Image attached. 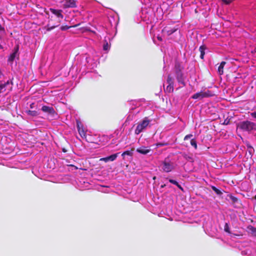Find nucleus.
<instances>
[{"label":"nucleus","mask_w":256,"mask_h":256,"mask_svg":"<svg viewBox=\"0 0 256 256\" xmlns=\"http://www.w3.org/2000/svg\"><path fill=\"white\" fill-rule=\"evenodd\" d=\"M150 122V121L147 117L144 118L141 122L138 124L135 130V134H140L146 128V127L149 124Z\"/></svg>","instance_id":"f257e3e1"},{"label":"nucleus","mask_w":256,"mask_h":256,"mask_svg":"<svg viewBox=\"0 0 256 256\" xmlns=\"http://www.w3.org/2000/svg\"><path fill=\"white\" fill-rule=\"evenodd\" d=\"M162 168L164 172H169L174 168V165L172 162L165 160L162 164Z\"/></svg>","instance_id":"f03ea898"},{"label":"nucleus","mask_w":256,"mask_h":256,"mask_svg":"<svg viewBox=\"0 0 256 256\" xmlns=\"http://www.w3.org/2000/svg\"><path fill=\"white\" fill-rule=\"evenodd\" d=\"M212 94L210 91L207 90L206 92H196L192 96V98L194 100H202L204 98H206L212 96Z\"/></svg>","instance_id":"7ed1b4c3"},{"label":"nucleus","mask_w":256,"mask_h":256,"mask_svg":"<svg viewBox=\"0 0 256 256\" xmlns=\"http://www.w3.org/2000/svg\"><path fill=\"white\" fill-rule=\"evenodd\" d=\"M254 126V123L250 121H245L240 123V128L244 130L250 131L253 129Z\"/></svg>","instance_id":"20e7f679"},{"label":"nucleus","mask_w":256,"mask_h":256,"mask_svg":"<svg viewBox=\"0 0 256 256\" xmlns=\"http://www.w3.org/2000/svg\"><path fill=\"white\" fill-rule=\"evenodd\" d=\"M11 88V84L8 81L4 84H0V94L5 92L7 90H10Z\"/></svg>","instance_id":"39448f33"},{"label":"nucleus","mask_w":256,"mask_h":256,"mask_svg":"<svg viewBox=\"0 0 256 256\" xmlns=\"http://www.w3.org/2000/svg\"><path fill=\"white\" fill-rule=\"evenodd\" d=\"M64 8H76V6L75 0H64Z\"/></svg>","instance_id":"423d86ee"},{"label":"nucleus","mask_w":256,"mask_h":256,"mask_svg":"<svg viewBox=\"0 0 256 256\" xmlns=\"http://www.w3.org/2000/svg\"><path fill=\"white\" fill-rule=\"evenodd\" d=\"M42 110L44 112L48 113L52 116H54V115L56 114L55 110L52 107L44 106L42 107Z\"/></svg>","instance_id":"0eeeda50"},{"label":"nucleus","mask_w":256,"mask_h":256,"mask_svg":"<svg viewBox=\"0 0 256 256\" xmlns=\"http://www.w3.org/2000/svg\"><path fill=\"white\" fill-rule=\"evenodd\" d=\"M118 153L114 154H112L108 156L105 157V158H100V161H104L106 162H108V161H114V160L116 158L118 157Z\"/></svg>","instance_id":"6e6552de"},{"label":"nucleus","mask_w":256,"mask_h":256,"mask_svg":"<svg viewBox=\"0 0 256 256\" xmlns=\"http://www.w3.org/2000/svg\"><path fill=\"white\" fill-rule=\"evenodd\" d=\"M176 77L179 83L184 84L183 76L181 70L178 68L176 70Z\"/></svg>","instance_id":"1a4fd4ad"},{"label":"nucleus","mask_w":256,"mask_h":256,"mask_svg":"<svg viewBox=\"0 0 256 256\" xmlns=\"http://www.w3.org/2000/svg\"><path fill=\"white\" fill-rule=\"evenodd\" d=\"M150 149L146 146H141L136 149V151L141 154H146L150 152Z\"/></svg>","instance_id":"9d476101"},{"label":"nucleus","mask_w":256,"mask_h":256,"mask_svg":"<svg viewBox=\"0 0 256 256\" xmlns=\"http://www.w3.org/2000/svg\"><path fill=\"white\" fill-rule=\"evenodd\" d=\"M50 11L58 18H60L61 19L63 18V15L62 14V10L50 8Z\"/></svg>","instance_id":"9b49d317"},{"label":"nucleus","mask_w":256,"mask_h":256,"mask_svg":"<svg viewBox=\"0 0 256 256\" xmlns=\"http://www.w3.org/2000/svg\"><path fill=\"white\" fill-rule=\"evenodd\" d=\"M18 51V48H16L14 49V51L10 54L8 59L9 62H12L14 60L17 55Z\"/></svg>","instance_id":"f8f14e48"},{"label":"nucleus","mask_w":256,"mask_h":256,"mask_svg":"<svg viewBox=\"0 0 256 256\" xmlns=\"http://www.w3.org/2000/svg\"><path fill=\"white\" fill-rule=\"evenodd\" d=\"M108 140V138L107 136H102L100 137L99 142L100 144L104 145Z\"/></svg>","instance_id":"ddd939ff"},{"label":"nucleus","mask_w":256,"mask_h":256,"mask_svg":"<svg viewBox=\"0 0 256 256\" xmlns=\"http://www.w3.org/2000/svg\"><path fill=\"white\" fill-rule=\"evenodd\" d=\"M226 62H222L219 66L218 70V73L219 74L222 75L224 73V68Z\"/></svg>","instance_id":"4468645a"},{"label":"nucleus","mask_w":256,"mask_h":256,"mask_svg":"<svg viewBox=\"0 0 256 256\" xmlns=\"http://www.w3.org/2000/svg\"><path fill=\"white\" fill-rule=\"evenodd\" d=\"M77 126H78V132H79L80 134V136L82 137H85L86 136V132H85L83 128L80 127V124L78 123L77 124Z\"/></svg>","instance_id":"2eb2a0df"},{"label":"nucleus","mask_w":256,"mask_h":256,"mask_svg":"<svg viewBox=\"0 0 256 256\" xmlns=\"http://www.w3.org/2000/svg\"><path fill=\"white\" fill-rule=\"evenodd\" d=\"M108 186H100L98 188V189L99 191H100L102 192L108 193L109 192L108 189Z\"/></svg>","instance_id":"dca6fc26"},{"label":"nucleus","mask_w":256,"mask_h":256,"mask_svg":"<svg viewBox=\"0 0 256 256\" xmlns=\"http://www.w3.org/2000/svg\"><path fill=\"white\" fill-rule=\"evenodd\" d=\"M199 50L200 52V58L202 59H203L205 54L204 50H206V46L204 45H202L200 47Z\"/></svg>","instance_id":"f3484780"},{"label":"nucleus","mask_w":256,"mask_h":256,"mask_svg":"<svg viewBox=\"0 0 256 256\" xmlns=\"http://www.w3.org/2000/svg\"><path fill=\"white\" fill-rule=\"evenodd\" d=\"M248 230L253 235L256 236V228H254L252 226H250L248 227Z\"/></svg>","instance_id":"a211bd4d"},{"label":"nucleus","mask_w":256,"mask_h":256,"mask_svg":"<svg viewBox=\"0 0 256 256\" xmlns=\"http://www.w3.org/2000/svg\"><path fill=\"white\" fill-rule=\"evenodd\" d=\"M26 114L30 116H36L38 114V112L36 110H28L26 111Z\"/></svg>","instance_id":"6ab92c4d"},{"label":"nucleus","mask_w":256,"mask_h":256,"mask_svg":"<svg viewBox=\"0 0 256 256\" xmlns=\"http://www.w3.org/2000/svg\"><path fill=\"white\" fill-rule=\"evenodd\" d=\"M168 181H169L170 183H172V184H174V185L176 186H178L180 189V190H182V187L181 186H180V184H178V183L176 180H172V179H170V180H168Z\"/></svg>","instance_id":"aec40b11"},{"label":"nucleus","mask_w":256,"mask_h":256,"mask_svg":"<svg viewBox=\"0 0 256 256\" xmlns=\"http://www.w3.org/2000/svg\"><path fill=\"white\" fill-rule=\"evenodd\" d=\"M165 90L168 92H172L174 91V85L168 84Z\"/></svg>","instance_id":"412c9836"},{"label":"nucleus","mask_w":256,"mask_h":256,"mask_svg":"<svg viewBox=\"0 0 256 256\" xmlns=\"http://www.w3.org/2000/svg\"><path fill=\"white\" fill-rule=\"evenodd\" d=\"M168 84L174 85V80L170 76H168L167 79Z\"/></svg>","instance_id":"4be33fe9"},{"label":"nucleus","mask_w":256,"mask_h":256,"mask_svg":"<svg viewBox=\"0 0 256 256\" xmlns=\"http://www.w3.org/2000/svg\"><path fill=\"white\" fill-rule=\"evenodd\" d=\"M191 145L195 149L197 148L196 142L194 139H192L190 141Z\"/></svg>","instance_id":"5701e85b"},{"label":"nucleus","mask_w":256,"mask_h":256,"mask_svg":"<svg viewBox=\"0 0 256 256\" xmlns=\"http://www.w3.org/2000/svg\"><path fill=\"white\" fill-rule=\"evenodd\" d=\"M110 46L108 44V42H106L104 44V46H103V50H109L110 48Z\"/></svg>","instance_id":"b1692460"},{"label":"nucleus","mask_w":256,"mask_h":256,"mask_svg":"<svg viewBox=\"0 0 256 256\" xmlns=\"http://www.w3.org/2000/svg\"><path fill=\"white\" fill-rule=\"evenodd\" d=\"M224 230H225L226 232H228V233H230V228H229V227H228V224L227 223H226V224H225V226H224Z\"/></svg>","instance_id":"393cba45"},{"label":"nucleus","mask_w":256,"mask_h":256,"mask_svg":"<svg viewBox=\"0 0 256 256\" xmlns=\"http://www.w3.org/2000/svg\"><path fill=\"white\" fill-rule=\"evenodd\" d=\"M131 154H131V152H130V151L127 150V151H125V152H124L122 154V156H124L125 155L130 156V155H131Z\"/></svg>","instance_id":"a878e982"},{"label":"nucleus","mask_w":256,"mask_h":256,"mask_svg":"<svg viewBox=\"0 0 256 256\" xmlns=\"http://www.w3.org/2000/svg\"><path fill=\"white\" fill-rule=\"evenodd\" d=\"M192 134H188L184 138V140H188V138H192Z\"/></svg>","instance_id":"bb28decb"},{"label":"nucleus","mask_w":256,"mask_h":256,"mask_svg":"<svg viewBox=\"0 0 256 256\" xmlns=\"http://www.w3.org/2000/svg\"><path fill=\"white\" fill-rule=\"evenodd\" d=\"M212 189L218 194H220V190L216 188L215 186H212Z\"/></svg>","instance_id":"cd10ccee"},{"label":"nucleus","mask_w":256,"mask_h":256,"mask_svg":"<svg viewBox=\"0 0 256 256\" xmlns=\"http://www.w3.org/2000/svg\"><path fill=\"white\" fill-rule=\"evenodd\" d=\"M226 4H229L232 2L234 0H222Z\"/></svg>","instance_id":"c85d7f7f"},{"label":"nucleus","mask_w":256,"mask_h":256,"mask_svg":"<svg viewBox=\"0 0 256 256\" xmlns=\"http://www.w3.org/2000/svg\"><path fill=\"white\" fill-rule=\"evenodd\" d=\"M250 116L254 118H256V111L250 113Z\"/></svg>","instance_id":"c756f323"},{"label":"nucleus","mask_w":256,"mask_h":256,"mask_svg":"<svg viewBox=\"0 0 256 256\" xmlns=\"http://www.w3.org/2000/svg\"><path fill=\"white\" fill-rule=\"evenodd\" d=\"M228 123H229V120H225L223 124H228Z\"/></svg>","instance_id":"7c9ffc66"},{"label":"nucleus","mask_w":256,"mask_h":256,"mask_svg":"<svg viewBox=\"0 0 256 256\" xmlns=\"http://www.w3.org/2000/svg\"><path fill=\"white\" fill-rule=\"evenodd\" d=\"M158 39L159 40H160L162 41V38L160 36H158Z\"/></svg>","instance_id":"2f4dec72"},{"label":"nucleus","mask_w":256,"mask_h":256,"mask_svg":"<svg viewBox=\"0 0 256 256\" xmlns=\"http://www.w3.org/2000/svg\"><path fill=\"white\" fill-rule=\"evenodd\" d=\"M166 186V185L165 184H162V186H161V188H164V186Z\"/></svg>","instance_id":"473e14b6"},{"label":"nucleus","mask_w":256,"mask_h":256,"mask_svg":"<svg viewBox=\"0 0 256 256\" xmlns=\"http://www.w3.org/2000/svg\"><path fill=\"white\" fill-rule=\"evenodd\" d=\"M2 30V28L1 26V24H0V30Z\"/></svg>","instance_id":"72a5a7b5"},{"label":"nucleus","mask_w":256,"mask_h":256,"mask_svg":"<svg viewBox=\"0 0 256 256\" xmlns=\"http://www.w3.org/2000/svg\"><path fill=\"white\" fill-rule=\"evenodd\" d=\"M66 28H64V27H62V30H66Z\"/></svg>","instance_id":"f704fd0d"},{"label":"nucleus","mask_w":256,"mask_h":256,"mask_svg":"<svg viewBox=\"0 0 256 256\" xmlns=\"http://www.w3.org/2000/svg\"><path fill=\"white\" fill-rule=\"evenodd\" d=\"M3 48L2 46L0 44V49H2Z\"/></svg>","instance_id":"c9c22d12"},{"label":"nucleus","mask_w":256,"mask_h":256,"mask_svg":"<svg viewBox=\"0 0 256 256\" xmlns=\"http://www.w3.org/2000/svg\"><path fill=\"white\" fill-rule=\"evenodd\" d=\"M174 31H175V30H172V31L170 32V34H172V33H173Z\"/></svg>","instance_id":"e433bc0d"},{"label":"nucleus","mask_w":256,"mask_h":256,"mask_svg":"<svg viewBox=\"0 0 256 256\" xmlns=\"http://www.w3.org/2000/svg\"><path fill=\"white\" fill-rule=\"evenodd\" d=\"M158 145L159 146H163L164 144H159Z\"/></svg>","instance_id":"4c0bfd02"},{"label":"nucleus","mask_w":256,"mask_h":256,"mask_svg":"<svg viewBox=\"0 0 256 256\" xmlns=\"http://www.w3.org/2000/svg\"><path fill=\"white\" fill-rule=\"evenodd\" d=\"M254 199L256 200V195L254 196Z\"/></svg>","instance_id":"58836bf2"},{"label":"nucleus","mask_w":256,"mask_h":256,"mask_svg":"<svg viewBox=\"0 0 256 256\" xmlns=\"http://www.w3.org/2000/svg\"><path fill=\"white\" fill-rule=\"evenodd\" d=\"M30 108H32V106L30 105Z\"/></svg>","instance_id":"ea45409f"},{"label":"nucleus","mask_w":256,"mask_h":256,"mask_svg":"<svg viewBox=\"0 0 256 256\" xmlns=\"http://www.w3.org/2000/svg\"><path fill=\"white\" fill-rule=\"evenodd\" d=\"M0 14H1V12H0Z\"/></svg>","instance_id":"a19ab883"}]
</instances>
